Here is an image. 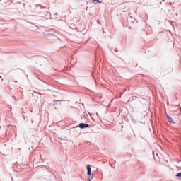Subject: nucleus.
I'll list each match as a JSON object with an SVG mask.
<instances>
[{
    "label": "nucleus",
    "instance_id": "5",
    "mask_svg": "<svg viewBox=\"0 0 181 181\" xmlns=\"http://www.w3.org/2000/svg\"><path fill=\"white\" fill-rule=\"evenodd\" d=\"M93 1H94V2L97 1V2H98L99 4H101V1H99V0H93Z\"/></svg>",
    "mask_w": 181,
    "mask_h": 181
},
{
    "label": "nucleus",
    "instance_id": "1",
    "mask_svg": "<svg viewBox=\"0 0 181 181\" xmlns=\"http://www.w3.org/2000/svg\"><path fill=\"white\" fill-rule=\"evenodd\" d=\"M87 170H88V177L89 179V181H91L93 179V177H91V167L90 165L87 166Z\"/></svg>",
    "mask_w": 181,
    "mask_h": 181
},
{
    "label": "nucleus",
    "instance_id": "3",
    "mask_svg": "<svg viewBox=\"0 0 181 181\" xmlns=\"http://www.w3.org/2000/svg\"><path fill=\"white\" fill-rule=\"evenodd\" d=\"M168 121L169 124H175V122H173V120L169 116H168Z\"/></svg>",
    "mask_w": 181,
    "mask_h": 181
},
{
    "label": "nucleus",
    "instance_id": "2",
    "mask_svg": "<svg viewBox=\"0 0 181 181\" xmlns=\"http://www.w3.org/2000/svg\"><path fill=\"white\" fill-rule=\"evenodd\" d=\"M79 128H88V124H86V123H81L79 124Z\"/></svg>",
    "mask_w": 181,
    "mask_h": 181
},
{
    "label": "nucleus",
    "instance_id": "4",
    "mask_svg": "<svg viewBox=\"0 0 181 181\" xmlns=\"http://www.w3.org/2000/svg\"><path fill=\"white\" fill-rule=\"evenodd\" d=\"M177 177H181V173L176 174Z\"/></svg>",
    "mask_w": 181,
    "mask_h": 181
}]
</instances>
